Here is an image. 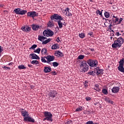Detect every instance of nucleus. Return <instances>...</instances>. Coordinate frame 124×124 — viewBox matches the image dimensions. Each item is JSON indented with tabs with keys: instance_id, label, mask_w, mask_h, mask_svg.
<instances>
[{
	"instance_id": "obj_1",
	"label": "nucleus",
	"mask_w": 124,
	"mask_h": 124,
	"mask_svg": "<svg viewBox=\"0 0 124 124\" xmlns=\"http://www.w3.org/2000/svg\"><path fill=\"white\" fill-rule=\"evenodd\" d=\"M124 38L119 37L117 38V40L114 41V43L112 44V48L116 49V48H121L122 45L124 44Z\"/></svg>"
},
{
	"instance_id": "obj_2",
	"label": "nucleus",
	"mask_w": 124,
	"mask_h": 124,
	"mask_svg": "<svg viewBox=\"0 0 124 124\" xmlns=\"http://www.w3.org/2000/svg\"><path fill=\"white\" fill-rule=\"evenodd\" d=\"M28 112L27 111H21V115L24 117V120L25 122H30V123H34V119L33 118L29 117Z\"/></svg>"
},
{
	"instance_id": "obj_3",
	"label": "nucleus",
	"mask_w": 124,
	"mask_h": 124,
	"mask_svg": "<svg viewBox=\"0 0 124 124\" xmlns=\"http://www.w3.org/2000/svg\"><path fill=\"white\" fill-rule=\"evenodd\" d=\"M87 62L88 65L90 66L91 68H94L97 67L98 65V62L96 60L89 59L87 60Z\"/></svg>"
},
{
	"instance_id": "obj_4",
	"label": "nucleus",
	"mask_w": 124,
	"mask_h": 124,
	"mask_svg": "<svg viewBox=\"0 0 124 124\" xmlns=\"http://www.w3.org/2000/svg\"><path fill=\"white\" fill-rule=\"evenodd\" d=\"M44 115L46 118L44 119V121H49L50 122H53V119H52V117H53V114L49 111H44Z\"/></svg>"
},
{
	"instance_id": "obj_5",
	"label": "nucleus",
	"mask_w": 124,
	"mask_h": 124,
	"mask_svg": "<svg viewBox=\"0 0 124 124\" xmlns=\"http://www.w3.org/2000/svg\"><path fill=\"white\" fill-rule=\"evenodd\" d=\"M80 67L82 72H86L89 70V65L87 63V62H81Z\"/></svg>"
},
{
	"instance_id": "obj_6",
	"label": "nucleus",
	"mask_w": 124,
	"mask_h": 124,
	"mask_svg": "<svg viewBox=\"0 0 124 124\" xmlns=\"http://www.w3.org/2000/svg\"><path fill=\"white\" fill-rule=\"evenodd\" d=\"M13 12L17 15H25L28 11L27 10H22L21 8H16L14 10Z\"/></svg>"
},
{
	"instance_id": "obj_7",
	"label": "nucleus",
	"mask_w": 124,
	"mask_h": 124,
	"mask_svg": "<svg viewBox=\"0 0 124 124\" xmlns=\"http://www.w3.org/2000/svg\"><path fill=\"white\" fill-rule=\"evenodd\" d=\"M43 34L44 36H53L54 35V32L53 31L50 30H45L44 31Z\"/></svg>"
},
{
	"instance_id": "obj_8",
	"label": "nucleus",
	"mask_w": 124,
	"mask_h": 124,
	"mask_svg": "<svg viewBox=\"0 0 124 124\" xmlns=\"http://www.w3.org/2000/svg\"><path fill=\"white\" fill-rule=\"evenodd\" d=\"M45 58L47 60V63H48L49 64H50L51 65H52V62H53V61L55 60V56L48 55L47 56H45Z\"/></svg>"
},
{
	"instance_id": "obj_9",
	"label": "nucleus",
	"mask_w": 124,
	"mask_h": 124,
	"mask_svg": "<svg viewBox=\"0 0 124 124\" xmlns=\"http://www.w3.org/2000/svg\"><path fill=\"white\" fill-rule=\"evenodd\" d=\"M50 19L51 20H63V18H62L61 16L56 14H54V15L50 17Z\"/></svg>"
},
{
	"instance_id": "obj_10",
	"label": "nucleus",
	"mask_w": 124,
	"mask_h": 124,
	"mask_svg": "<svg viewBox=\"0 0 124 124\" xmlns=\"http://www.w3.org/2000/svg\"><path fill=\"white\" fill-rule=\"evenodd\" d=\"M36 16H38V14L35 11L29 12L27 13V17L34 18Z\"/></svg>"
},
{
	"instance_id": "obj_11",
	"label": "nucleus",
	"mask_w": 124,
	"mask_h": 124,
	"mask_svg": "<svg viewBox=\"0 0 124 124\" xmlns=\"http://www.w3.org/2000/svg\"><path fill=\"white\" fill-rule=\"evenodd\" d=\"M57 94H58V92L56 91H50L48 93L49 98L51 97V98H55L57 97Z\"/></svg>"
},
{
	"instance_id": "obj_12",
	"label": "nucleus",
	"mask_w": 124,
	"mask_h": 124,
	"mask_svg": "<svg viewBox=\"0 0 124 124\" xmlns=\"http://www.w3.org/2000/svg\"><path fill=\"white\" fill-rule=\"evenodd\" d=\"M62 21H64V19L63 20H58L57 23H58V25L59 26V28L58 27H57L58 29H62V28H63V26L64 27H65V26H66V23H65V22H63V23H62Z\"/></svg>"
},
{
	"instance_id": "obj_13",
	"label": "nucleus",
	"mask_w": 124,
	"mask_h": 124,
	"mask_svg": "<svg viewBox=\"0 0 124 124\" xmlns=\"http://www.w3.org/2000/svg\"><path fill=\"white\" fill-rule=\"evenodd\" d=\"M103 72V70L99 68V67H96L94 69V73H96V75H101V73Z\"/></svg>"
},
{
	"instance_id": "obj_14",
	"label": "nucleus",
	"mask_w": 124,
	"mask_h": 124,
	"mask_svg": "<svg viewBox=\"0 0 124 124\" xmlns=\"http://www.w3.org/2000/svg\"><path fill=\"white\" fill-rule=\"evenodd\" d=\"M22 31H25L26 32H30L31 31V28L30 27H23L21 28Z\"/></svg>"
},
{
	"instance_id": "obj_15",
	"label": "nucleus",
	"mask_w": 124,
	"mask_h": 124,
	"mask_svg": "<svg viewBox=\"0 0 124 124\" xmlns=\"http://www.w3.org/2000/svg\"><path fill=\"white\" fill-rule=\"evenodd\" d=\"M120 91V87L115 86L112 88L111 89L112 93H119V91Z\"/></svg>"
},
{
	"instance_id": "obj_16",
	"label": "nucleus",
	"mask_w": 124,
	"mask_h": 124,
	"mask_svg": "<svg viewBox=\"0 0 124 124\" xmlns=\"http://www.w3.org/2000/svg\"><path fill=\"white\" fill-rule=\"evenodd\" d=\"M30 56H31V60H39V56L34 53L31 54Z\"/></svg>"
},
{
	"instance_id": "obj_17",
	"label": "nucleus",
	"mask_w": 124,
	"mask_h": 124,
	"mask_svg": "<svg viewBox=\"0 0 124 124\" xmlns=\"http://www.w3.org/2000/svg\"><path fill=\"white\" fill-rule=\"evenodd\" d=\"M40 29V26L39 25L33 24L32 25V30L33 31H38Z\"/></svg>"
},
{
	"instance_id": "obj_18",
	"label": "nucleus",
	"mask_w": 124,
	"mask_h": 124,
	"mask_svg": "<svg viewBox=\"0 0 124 124\" xmlns=\"http://www.w3.org/2000/svg\"><path fill=\"white\" fill-rule=\"evenodd\" d=\"M55 56L56 57H58V56H59V57H63V53L61 52L60 50H57L55 53Z\"/></svg>"
},
{
	"instance_id": "obj_19",
	"label": "nucleus",
	"mask_w": 124,
	"mask_h": 124,
	"mask_svg": "<svg viewBox=\"0 0 124 124\" xmlns=\"http://www.w3.org/2000/svg\"><path fill=\"white\" fill-rule=\"evenodd\" d=\"M50 71H51V67H46V66L44 67V72H45V73H49V72H50Z\"/></svg>"
},
{
	"instance_id": "obj_20",
	"label": "nucleus",
	"mask_w": 124,
	"mask_h": 124,
	"mask_svg": "<svg viewBox=\"0 0 124 124\" xmlns=\"http://www.w3.org/2000/svg\"><path fill=\"white\" fill-rule=\"evenodd\" d=\"M69 10H70V9H69V8H66L65 9V12H66V14H67V16H69L70 17H71L72 16V14H71V13H70L69 12Z\"/></svg>"
},
{
	"instance_id": "obj_21",
	"label": "nucleus",
	"mask_w": 124,
	"mask_h": 124,
	"mask_svg": "<svg viewBox=\"0 0 124 124\" xmlns=\"http://www.w3.org/2000/svg\"><path fill=\"white\" fill-rule=\"evenodd\" d=\"M38 39L40 41H41V42H43V40H45V39H47V38L43 36H41V35H39Z\"/></svg>"
},
{
	"instance_id": "obj_22",
	"label": "nucleus",
	"mask_w": 124,
	"mask_h": 124,
	"mask_svg": "<svg viewBox=\"0 0 124 124\" xmlns=\"http://www.w3.org/2000/svg\"><path fill=\"white\" fill-rule=\"evenodd\" d=\"M94 90H95V91H96L97 92H100V91H101L100 89H99V85L97 84L95 85Z\"/></svg>"
},
{
	"instance_id": "obj_23",
	"label": "nucleus",
	"mask_w": 124,
	"mask_h": 124,
	"mask_svg": "<svg viewBox=\"0 0 124 124\" xmlns=\"http://www.w3.org/2000/svg\"><path fill=\"white\" fill-rule=\"evenodd\" d=\"M118 69L119 71H120V72H124V66L119 65V66L118 67Z\"/></svg>"
},
{
	"instance_id": "obj_24",
	"label": "nucleus",
	"mask_w": 124,
	"mask_h": 124,
	"mask_svg": "<svg viewBox=\"0 0 124 124\" xmlns=\"http://www.w3.org/2000/svg\"><path fill=\"white\" fill-rule=\"evenodd\" d=\"M41 53L42 54V55H46V54H47V49H46V48H42V49L41 50Z\"/></svg>"
},
{
	"instance_id": "obj_25",
	"label": "nucleus",
	"mask_w": 124,
	"mask_h": 124,
	"mask_svg": "<svg viewBox=\"0 0 124 124\" xmlns=\"http://www.w3.org/2000/svg\"><path fill=\"white\" fill-rule=\"evenodd\" d=\"M51 49H59V44H55L51 46Z\"/></svg>"
},
{
	"instance_id": "obj_26",
	"label": "nucleus",
	"mask_w": 124,
	"mask_h": 124,
	"mask_svg": "<svg viewBox=\"0 0 124 124\" xmlns=\"http://www.w3.org/2000/svg\"><path fill=\"white\" fill-rule=\"evenodd\" d=\"M119 65L121 66L124 65V58H122L120 61L119 62Z\"/></svg>"
},
{
	"instance_id": "obj_27",
	"label": "nucleus",
	"mask_w": 124,
	"mask_h": 124,
	"mask_svg": "<svg viewBox=\"0 0 124 124\" xmlns=\"http://www.w3.org/2000/svg\"><path fill=\"white\" fill-rule=\"evenodd\" d=\"M31 63L32 64H39V62L37 60H33L31 62Z\"/></svg>"
},
{
	"instance_id": "obj_28",
	"label": "nucleus",
	"mask_w": 124,
	"mask_h": 124,
	"mask_svg": "<svg viewBox=\"0 0 124 124\" xmlns=\"http://www.w3.org/2000/svg\"><path fill=\"white\" fill-rule=\"evenodd\" d=\"M102 93H103L104 94H105L106 95H107V94H108V91H107V89H103Z\"/></svg>"
},
{
	"instance_id": "obj_29",
	"label": "nucleus",
	"mask_w": 124,
	"mask_h": 124,
	"mask_svg": "<svg viewBox=\"0 0 124 124\" xmlns=\"http://www.w3.org/2000/svg\"><path fill=\"white\" fill-rule=\"evenodd\" d=\"M51 41V38H48V39L45 40V41H43L42 42V44H47V43H49Z\"/></svg>"
},
{
	"instance_id": "obj_30",
	"label": "nucleus",
	"mask_w": 124,
	"mask_h": 124,
	"mask_svg": "<svg viewBox=\"0 0 124 124\" xmlns=\"http://www.w3.org/2000/svg\"><path fill=\"white\" fill-rule=\"evenodd\" d=\"M105 17L106 18H109L110 17V14L108 12H105L104 13Z\"/></svg>"
},
{
	"instance_id": "obj_31",
	"label": "nucleus",
	"mask_w": 124,
	"mask_h": 124,
	"mask_svg": "<svg viewBox=\"0 0 124 124\" xmlns=\"http://www.w3.org/2000/svg\"><path fill=\"white\" fill-rule=\"evenodd\" d=\"M18 69H26L27 68L26 67H25V66L23 64H21L18 66Z\"/></svg>"
},
{
	"instance_id": "obj_32",
	"label": "nucleus",
	"mask_w": 124,
	"mask_h": 124,
	"mask_svg": "<svg viewBox=\"0 0 124 124\" xmlns=\"http://www.w3.org/2000/svg\"><path fill=\"white\" fill-rule=\"evenodd\" d=\"M113 18H115L114 21H113V23H114V24H116L117 22H119V18H118L117 16H113Z\"/></svg>"
},
{
	"instance_id": "obj_33",
	"label": "nucleus",
	"mask_w": 124,
	"mask_h": 124,
	"mask_svg": "<svg viewBox=\"0 0 124 124\" xmlns=\"http://www.w3.org/2000/svg\"><path fill=\"white\" fill-rule=\"evenodd\" d=\"M85 33L81 32L80 33H79L78 36L80 37V38H84L85 37Z\"/></svg>"
},
{
	"instance_id": "obj_34",
	"label": "nucleus",
	"mask_w": 124,
	"mask_h": 124,
	"mask_svg": "<svg viewBox=\"0 0 124 124\" xmlns=\"http://www.w3.org/2000/svg\"><path fill=\"white\" fill-rule=\"evenodd\" d=\"M104 20L105 19L106 21H108V22H109V25L110 26H115V24H113V25H112V22L111 20L108 19H106V18H103Z\"/></svg>"
},
{
	"instance_id": "obj_35",
	"label": "nucleus",
	"mask_w": 124,
	"mask_h": 124,
	"mask_svg": "<svg viewBox=\"0 0 124 124\" xmlns=\"http://www.w3.org/2000/svg\"><path fill=\"white\" fill-rule=\"evenodd\" d=\"M52 65L54 67H57V66H59V63L57 62H53L52 63Z\"/></svg>"
},
{
	"instance_id": "obj_36",
	"label": "nucleus",
	"mask_w": 124,
	"mask_h": 124,
	"mask_svg": "<svg viewBox=\"0 0 124 124\" xmlns=\"http://www.w3.org/2000/svg\"><path fill=\"white\" fill-rule=\"evenodd\" d=\"M40 51H41V49H40V48H38L34 50V53H37V54H40Z\"/></svg>"
},
{
	"instance_id": "obj_37",
	"label": "nucleus",
	"mask_w": 124,
	"mask_h": 124,
	"mask_svg": "<svg viewBox=\"0 0 124 124\" xmlns=\"http://www.w3.org/2000/svg\"><path fill=\"white\" fill-rule=\"evenodd\" d=\"M46 59L45 58V56L44 57H41V61L42 62H45V63H47V60H46Z\"/></svg>"
},
{
	"instance_id": "obj_38",
	"label": "nucleus",
	"mask_w": 124,
	"mask_h": 124,
	"mask_svg": "<svg viewBox=\"0 0 124 124\" xmlns=\"http://www.w3.org/2000/svg\"><path fill=\"white\" fill-rule=\"evenodd\" d=\"M53 26H54V23H53V22L52 21H49L48 22V27H49V28H52Z\"/></svg>"
},
{
	"instance_id": "obj_39",
	"label": "nucleus",
	"mask_w": 124,
	"mask_h": 124,
	"mask_svg": "<svg viewBox=\"0 0 124 124\" xmlns=\"http://www.w3.org/2000/svg\"><path fill=\"white\" fill-rule=\"evenodd\" d=\"M82 110H83V108H82V107H80L76 109V112H80V111H82Z\"/></svg>"
},
{
	"instance_id": "obj_40",
	"label": "nucleus",
	"mask_w": 124,
	"mask_h": 124,
	"mask_svg": "<svg viewBox=\"0 0 124 124\" xmlns=\"http://www.w3.org/2000/svg\"><path fill=\"white\" fill-rule=\"evenodd\" d=\"M84 58H85V56L80 55L78 56V60H83V59H84Z\"/></svg>"
},
{
	"instance_id": "obj_41",
	"label": "nucleus",
	"mask_w": 124,
	"mask_h": 124,
	"mask_svg": "<svg viewBox=\"0 0 124 124\" xmlns=\"http://www.w3.org/2000/svg\"><path fill=\"white\" fill-rule=\"evenodd\" d=\"M96 13V14H99L100 16H102V12L100 11L99 10H97Z\"/></svg>"
},
{
	"instance_id": "obj_42",
	"label": "nucleus",
	"mask_w": 124,
	"mask_h": 124,
	"mask_svg": "<svg viewBox=\"0 0 124 124\" xmlns=\"http://www.w3.org/2000/svg\"><path fill=\"white\" fill-rule=\"evenodd\" d=\"M36 47H37V45H33L31 46V47L30 48V49L31 50V49H32L33 50H34V49H35V48H36Z\"/></svg>"
},
{
	"instance_id": "obj_43",
	"label": "nucleus",
	"mask_w": 124,
	"mask_h": 124,
	"mask_svg": "<svg viewBox=\"0 0 124 124\" xmlns=\"http://www.w3.org/2000/svg\"><path fill=\"white\" fill-rule=\"evenodd\" d=\"M65 124H73V121L71 120H69L68 121L65 122Z\"/></svg>"
},
{
	"instance_id": "obj_44",
	"label": "nucleus",
	"mask_w": 124,
	"mask_h": 124,
	"mask_svg": "<svg viewBox=\"0 0 124 124\" xmlns=\"http://www.w3.org/2000/svg\"><path fill=\"white\" fill-rule=\"evenodd\" d=\"M89 83V82L88 81H85V83H84V87H88V83Z\"/></svg>"
},
{
	"instance_id": "obj_45",
	"label": "nucleus",
	"mask_w": 124,
	"mask_h": 124,
	"mask_svg": "<svg viewBox=\"0 0 124 124\" xmlns=\"http://www.w3.org/2000/svg\"><path fill=\"white\" fill-rule=\"evenodd\" d=\"M86 124H93V122L92 121H89L86 123Z\"/></svg>"
},
{
	"instance_id": "obj_46",
	"label": "nucleus",
	"mask_w": 124,
	"mask_h": 124,
	"mask_svg": "<svg viewBox=\"0 0 124 124\" xmlns=\"http://www.w3.org/2000/svg\"><path fill=\"white\" fill-rule=\"evenodd\" d=\"M89 74H90L91 75H92L93 76H94L95 74H94V72L93 71L92 72H89Z\"/></svg>"
},
{
	"instance_id": "obj_47",
	"label": "nucleus",
	"mask_w": 124,
	"mask_h": 124,
	"mask_svg": "<svg viewBox=\"0 0 124 124\" xmlns=\"http://www.w3.org/2000/svg\"><path fill=\"white\" fill-rule=\"evenodd\" d=\"M123 19L122 18H120L119 20H118V24H121L122 22L123 21Z\"/></svg>"
},
{
	"instance_id": "obj_48",
	"label": "nucleus",
	"mask_w": 124,
	"mask_h": 124,
	"mask_svg": "<svg viewBox=\"0 0 124 124\" xmlns=\"http://www.w3.org/2000/svg\"><path fill=\"white\" fill-rule=\"evenodd\" d=\"M51 74L52 75H57V72H55V71H53L51 73Z\"/></svg>"
},
{
	"instance_id": "obj_49",
	"label": "nucleus",
	"mask_w": 124,
	"mask_h": 124,
	"mask_svg": "<svg viewBox=\"0 0 124 124\" xmlns=\"http://www.w3.org/2000/svg\"><path fill=\"white\" fill-rule=\"evenodd\" d=\"M86 99L87 101H89V100H91V99H92V98H91L90 97H86Z\"/></svg>"
},
{
	"instance_id": "obj_50",
	"label": "nucleus",
	"mask_w": 124,
	"mask_h": 124,
	"mask_svg": "<svg viewBox=\"0 0 124 124\" xmlns=\"http://www.w3.org/2000/svg\"><path fill=\"white\" fill-rule=\"evenodd\" d=\"M93 32H90V33H88V35H90V36H93Z\"/></svg>"
},
{
	"instance_id": "obj_51",
	"label": "nucleus",
	"mask_w": 124,
	"mask_h": 124,
	"mask_svg": "<svg viewBox=\"0 0 124 124\" xmlns=\"http://www.w3.org/2000/svg\"><path fill=\"white\" fill-rule=\"evenodd\" d=\"M115 35H117V36H119L120 35H122V34H120V32H116Z\"/></svg>"
},
{
	"instance_id": "obj_52",
	"label": "nucleus",
	"mask_w": 124,
	"mask_h": 124,
	"mask_svg": "<svg viewBox=\"0 0 124 124\" xmlns=\"http://www.w3.org/2000/svg\"><path fill=\"white\" fill-rule=\"evenodd\" d=\"M110 99H109V98L106 97L105 98V101H107V102H108Z\"/></svg>"
},
{
	"instance_id": "obj_53",
	"label": "nucleus",
	"mask_w": 124,
	"mask_h": 124,
	"mask_svg": "<svg viewBox=\"0 0 124 124\" xmlns=\"http://www.w3.org/2000/svg\"><path fill=\"white\" fill-rule=\"evenodd\" d=\"M108 103H110L111 104H114V102H113L112 101H111L110 100H108Z\"/></svg>"
},
{
	"instance_id": "obj_54",
	"label": "nucleus",
	"mask_w": 124,
	"mask_h": 124,
	"mask_svg": "<svg viewBox=\"0 0 124 124\" xmlns=\"http://www.w3.org/2000/svg\"><path fill=\"white\" fill-rule=\"evenodd\" d=\"M56 41H57V42H58V43H59V42H60V41H61V40H60V37H58L57 38Z\"/></svg>"
},
{
	"instance_id": "obj_55",
	"label": "nucleus",
	"mask_w": 124,
	"mask_h": 124,
	"mask_svg": "<svg viewBox=\"0 0 124 124\" xmlns=\"http://www.w3.org/2000/svg\"><path fill=\"white\" fill-rule=\"evenodd\" d=\"M3 68H5V69H10V67H8L7 66H4Z\"/></svg>"
},
{
	"instance_id": "obj_56",
	"label": "nucleus",
	"mask_w": 124,
	"mask_h": 124,
	"mask_svg": "<svg viewBox=\"0 0 124 124\" xmlns=\"http://www.w3.org/2000/svg\"><path fill=\"white\" fill-rule=\"evenodd\" d=\"M112 27H113V25H109L108 26V30H112Z\"/></svg>"
},
{
	"instance_id": "obj_57",
	"label": "nucleus",
	"mask_w": 124,
	"mask_h": 124,
	"mask_svg": "<svg viewBox=\"0 0 124 124\" xmlns=\"http://www.w3.org/2000/svg\"><path fill=\"white\" fill-rule=\"evenodd\" d=\"M3 50L1 49V46H0V53H1Z\"/></svg>"
},
{
	"instance_id": "obj_58",
	"label": "nucleus",
	"mask_w": 124,
	"mask_h": 124,
	"mask_svg": "<svg viewBox=\"0 0 124 124\" xmlns=\"http://www.w3.org/2000/svg\"><path fill=\"white\" fill-rule=\"evenodd\" d=\"M3 6H4V5L2 4H0V7H3Z\"/></svg>"
},
{
	"instance_id": "obj_59",
	"label": "nucleus",
	"mask_w": 124,
	"mask_h": 124,
	"mask_svg": "<svg viewBox=\"0 0 124 124\" xmlns=\"http://www.w3.org/2000/svg\"><path fill=\"white\" fill-rule=\"evenodd\" d=\"M90 51H91L92 52H93V51H94V49H93V48H90Z\"/></svg>"
},
{
	"instance_id": "obj_60",
	"label": "nucleus",
	"mask_w": 124,
	"mask_h": 124,
	"mask_svg": "<svg viewBox=\"0 0 124 124\" xmlns=\"http://www.w3.org/2000/svg\"><path fill=\"white\" fill-rule=\"evenodd\" d=\"M13 65V62H11L10 63H9V65Z\"/></svg>"
},
{
	"instance_id": "obj_61",
	"label": "nucleus",
	"mask_w": 124,
	"mask_h": 124,
	"mask_svg": "<svg viewBox=\"0 0 124 124\" xmlns=\"http://www.w3.org/2000/svg\"><path fill=\"white\" fill-rule=\"evenodd\" d=\"M114 17H113L112 19H111V21L112 22V23H114V21H115V19H114Z\"/></svg>"
},
{
	"instance_id": "obj_62",
	"label": "nucleus",
	"mask_w": 124,
	"mask_h": 124,
	"mask_svg": "<svg viewBox=\"0 0 124 124\" xmlns=\"http://www.w3.org/2000/svg\"><path fill=\"white\" fill-rule=\"evenodd\" d=\"M28 66H29V67H31V68H32V65H31H31L28 64Z\"/></svg>"
},
{
	"instance_id": "obj_63",
	"label": "nucleus",
	"mask_w": 124,
	"mask_h": 124,
	"mask_svg": "<svg viewBox=\"0 0 124 124\" xmlns=\"http://www.w3.org/2000/svg\"><path fill=\"white\" fill-rule=\"evenodd\" d=\"M110 31H112V32H115V31H114V30L111 29Z\"/></svg>"
},
{
	"instance_id": "obj_64",
	"label": "nucleus",
	"mask_w": 124,
	"mask_h": 124,
	"mask_svg": "<svg viewBox=\"0 0 124 124\" xmlns=\"http://www.w3.org/2000/svg\"><path fill=\"white\" fill-rule=\"evenodd\" d=\"M112 36H115V34H114V33H112Z\"/></svg>"
}]
</instances>
